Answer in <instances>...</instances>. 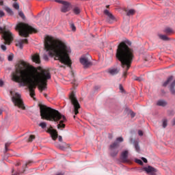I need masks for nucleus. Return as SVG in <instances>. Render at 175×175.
Masks as SVG:
<instances>
[{
    "instance_id": "obj_1",
    "label": "nucleus",
    "mask_w": 175,
    "mask_h": 175,
    "mask_svg": "<svg viewBox=\"0 0 175 175\" xmlns=\"http://www.w3.org/2000/svg\"><path fill=\"white\" fill-rule=\"evenodd\" d=\"M29 64L24 61H21L16 67V71L12 73V80L18 83L19 87H27L29 88L30 96H35V88L38 85L41 91L46 88L47 80L51 79L50 70H42L31 71L28 70Z\"/></svg>"
},
{
    "instance_id": "obj_2",
    "label": "nucleus",
    "mask_w": 175,
    "mask_h": 175,
    "mask_svg": "<svg viewBox=\"0 0 175 175\" xmlns=\"http://www.w3.org/2000/svg\"><path fill=\"white\" fill-rule=\"evenodd\" d=\"M44 47L49 57H55V59L62 64L60 68H65V66L70 68L72 66V60L69 57V54L72 51L70 46L61 40L48 36L45 38Z\"/></svg>"
},
{
    "instance_id": "obj_3",
    "label": "nucleus",
    "mask_w": 175,
    "mask_h": 175,
    "mask_svg": "<svg viewBox=\"0 0 175 175\" xmlns=\"http://www.w3.org/2000/svg\"><path fill=\"white\" fill-rule=\"evenodd\" d=\"M127 44L131 46V42L125 41L121 42L116 51V58L120 61L123 69V77H126L127 72L133 62V50L131 49Z\"/></svg>"
},
{
    "instance_id": "obj_4",
    "label": "nucleus",
    "mask_w": 175,
    "mask_h": 175,
    "mask_svg": "<svg viewBox=\"0 0 175 175\" xmlns=\"http://www.w3.org/2000/svg\"><path fill=\"white\" fill-rule=\"evenodd\" d=\"M41 118L43 120H48L49 121H54L55 122H58L57 124L58 129H62L65 128V121H66V118H65L59 111L49 107L46 105H41L40 107Z\"/></svg>"
},
{
    "instance_id": "obj_5",
    "label": "nucleus",
    "mask_w": 175,
    "mask_h": 175,
    "mask_svg": "<svg viewBox=\"0 0 175 175\" xmlns=\"http://www.w3.org/2000/svg\"><path fill=\"white\" fill-rule=\"evenodd\" d=\"M16 29L18 31L20 36H23V38H28V36H29V33L36 32L33 27L24 23H20L16 25Z\"/></svg>"
},
{
    "instance_id": "obj_6",
    "label": "nucleus",
    "mask_w": 175,
    "mask_h": 175,
    "mask_svg": "<svg viewBox=\"0 0 175 175\" xmlns=\"http://www.w3.org/2000/svg\"><path fill=\"white\" fill-rule=\"evenodd\" d=\"M69 98L72 105L71 107L70 108V111L72 114H75L74 118H76V116L79 114V109H80V104L79 103L77 98H76V96H75V93L72 92L70 94Z\"/></svg>"
},
{
    "instance_id": "obj_7",
    "label": "nucleus",
    "mask_w": 175,
    "mask_h": 175,
    "mask_svg": "<svg viewBox=\"0 0 175 175\" xmlns=\"http://www.w3.org/2000/svg\"><path fill=\"white\" fill-rule=\"evenodd\" d=\"M12 100L14 106H16L18 109H21V110H25V105H24V101H23L20 93L16 92L15 94L12 96Z\"/></svg>"
},
{
    "instance_id": "obj_8",
    "label": "nucleus",
    "mask_w": 175,
    "mask_h": 175,
    "mask_svg": "<svg viewBox=\"0 0 175 175\" xmlns=\"http://www.w3.org/2000/svg\"><path fill=\"white\" fill-rule=\"evenodd\" d=\"M124 142V138L122 137H119L116 138V140L114 143L110 145L111 155L112 157H116L118 154V147H120L119 143H122Z\"/></svg>"
},
{
    "instance_id": "obj_9",
    "label": "nucleus",
    "mask_w": 175,
    "mask_h": 175,
    "mask_svg": "<svg viewBox=\"0 0 175 175\" xmlns=\"http://www.w3.org/2000/svg\"><path fill=\"white\" fill-rule=\"evenodd\" d=\"M80 63L83 65L85 69L90 68L92 64L91 63V55L87 54L86 55L82 56L80 58Z\"/></svg>"
},
{
    "instance_id": "obj_10",
    "label": "nucleus",
    "mask_w": 175,
    "mask_h": 175,
    "mask_svg": "<svg viewBox=\"0 0 175 175\" xmlns=\"http://www.w3.org/2000/svg\"><path fill=\"white\" fill-rule=\"evenodd\" d=\"M170 85V91L172 95H175V80L173 81V77L171 76L163 83V87H166Z\"/></svg>"
},
{
    "instance_id": "obj_11",
    "label": "nucleus",
    "mask_w": 175,
    "mask_h": 175,
    "mask_svg": "<svg viewBox=\"0 0 175 175\" xmlns=\"http://www.w3.org/2000/svg\"><path fill=\"white\" fill-rule=\"evenodd\" d=\"M2 38L5 44H10L13 40V34L10 31H5L2 35Z\"/></svg>"
},
{
    "instance_id": "obj_12",
    "label": "nucleus",
    "mask_w": 175,
    "mask_h": 175,
    "mask_svg": "<svg viewBox=\"0 0 175 175\" xmlns=\"http://www.w3.org/2000/svg\"><path fill=\"white\" fill-rule=\"evenodd\" d=\"M142 170L146 172L148 174L150 175H157V172L158 170L155 169L154 167H152L150 165H148V167H144Z\"/></svg>"
},
{
    "instance_id": "obj_13",
    "label": "nucleus",
    "mask_w": 175,
    "mask_h": 175,
    "mask_svg": "<svg viewBox=\"0 0 175 175\" xmlns=\"http://www.w3.org/2000/svg\"><path fill=\"white\" fill-rule=\"evenodd\" d=\"M62 13H66L70 10V3L68 1H64L62 4V6L60 9Z\"/></svg>"
},
{
    "instance_id": "obj_14",
    "label": "nucleus",
    "mask_w": 175,
    "mask_h": 175,
    "mask_svg": "<svg viewBox=\"0 0 175 175\" xmlns=\"http://www.w3.org/2000/svg\"><path fill=\"white\" fill-rule=\"evenodd\" d=\"M47 132L48 133H50L53 140H57L58 137V133L57 132V130L51 126L48 129Z\"/></svg>"
},
{
    "instance_id": "obj_15",
    "label": "nucleus",
    "mask_w": 175,
    "mask_h": 175,
    "mask_svg": "<svg viewBox=\"0 0 175 175\" xmlns=\"http://www.w3.org/2000/svg\"><path fill=\"white\" fill-rule=\"evenodd\" d=\"M24 44H28V40L27 39H23V40H18L16 42V46L19 47L21 49V50H23V47H24Z\"/></svg>"
},
{
    "instance_id": "obj_16",
    "label": "nucleus",
    "mask_w": 175,
    "mask_h": 175,
    "mask_svg": "<svg viewBox=\"0 0 175 175\" xmlns=\"http://www.w3.org/2000/svg\"><path fill=\"white\" fill-rule=\"evenodd\" d=\"M120 159L122 162H128V150H124L122 152Z\"/></svg>"
},
{
    "instance_id": "obj_17",
    "label": "nucleus",
    "mask_w": 175,
    "mask_h": 175,
    "mask_svg": "<svg viewBox=\"0 0 175 175\" xmlns=\"http://www.w3.org/2000/svg\"><path fill=\"white\" fill-rule=\"evenodd\" d=\"M31 59L33 62H35L36 64H40V57L38 53L33 55Z\"/></svg>"
},
{
    "instance_id": "obj_18",
    "label": "nucleus",
    "mask_w": 175,
    "mask_h": 175,
    "mask_svg": "<svg viewBox=\"0 0 175 175\" xmlns=\"http://www.w3.org/2000/svg\"><path fill=\"white\" fill-rule=\"evenodd\" d=\"M120 72V69L118 68H109L108 70V73L109 75H111L112 76H114V75H117Z\"/></svg>"
},
{
    "instance_id": "obj_19",
    "label": "nucleus",
    "mask_w": 175,
    "mask_h": 175,
    "mask_svg": "<svg viewBox=\"0 0 175 175\" xmlns=\"http://www.w3.org/2000/svg\"><path fill=\"white\" fill-rule=\"evenodd\" d=\"M105 14H106V16H107L109 17L108 21L110 23V20H114V16H113V14H111V13H110V12H109V10H105L104 11Z\"/></svg>"
},
{
    "instance_id": "obj_20",
    "label": "nucleus",
    "mask_w": 175,
    "mask_h": 175,
    "mask_svg": "<svg viewBox=\"0 0 175 175\" xmlns=\"http://www.w3.org/2000/svg\"><path fill=\"white\" fill-rule=\"evenodd\" d=\"M157 106H162L163 107H165L166 105H167V103L165 100H159L157 103Z\"/></svg>"
},
{
    "instance_id": "obj_21",
    "label": "nucleus",
    "mask_w": 175,
    "mask_h": 175,
    "mask_svg": "<svg viewBox=\"0 0 175 175\" xmlns=\"http://www.w3.org/2000/svg\"><path fill=\"white\" fill-rule=\"evenodd\" d=\"M134 147L137 152H140V146H139V142H134L133 143Z\"/></svg>"
},
{
    "instance_id": "obj_22",
    "label": "nucleus",
    "mask_w": 175,
    "mask_h": 175,
    "mask_svg": "<svg viewBox=\"0 0 175 175\" xmlns=\"http://www.w3.org/2000/svg\"><path fill=\"white\" fill-rule=\"evenodd\" d=\"M164 32L165 33H167V35H170V33H173V29H172V28L170 27H166L164 29Z\"/></svg>"
},
{
    "instance_id": "obj_23",
    "label": "nucleus",
    "mask_w": 175,
    "mask_h": 175,
    "mask_svg": "<svg viewBox=\"0 0 175 175\" xmlns=\"http://www.w3.org/2000/svg\"><path fill=\"white\" fill-rule=\"evenodd\" d=\"M72 12L73 13H75V14H80V12H81V10H80V8H79V7H75L72 9Z\"/></svg>"
},
{
    "instance_id": "obj_24",
    "label": "nucleus",
    "mask_w": 175,
    "mask_h": 175,
    "mask_svg": "<svg viewBox=\"0 0 175 175\" xmlns=\"http://www.w3.org/2000/svg\"><path fill=\"white\" fill-rule=\"evenodd\" d=\"M159 38L161 39V40H169V37L166 35L159 34Z\"/></svg>"
},
{
    "instance_id": "obj_25",
    "label": "nucleus",
    "mask_w": 175,
    "mask_h": 175,
    "mask_svg": "<svg viewBox=\"0 0 175 175\" xmlns=\"http://www.w3.org/2000/svg\"><path fill=\"white\" fill-rule=\"evenodd\" d=\"M133 14H135V10H129L126 12L127 16H133Z\"/></svg>"
},
{
    "instance_id": "obj_26",
    "label": "nucleus",
    "mask_w": 175,
    "mask_h": 175,
    "mask_svg": "<svg viewBox=\"0 0 175 175\" xmlns=\"http://www.w3.org/2000/svg\"><path fill=\"white\" fill-rule=\"evenodd\" d=\"M5 10L7 12V13H8V14H13V11L12 10V9L9 8L8 7H5Z\"/></svg>"
},
{
    "instance_id": "obj_27",
    "label": "nucleus",
    "mask_w": 175,
    "mask_h": 175,
    "mask_svg": "<svg viewBox=\"0 0 175 175\" xmlns=\"http://www.w3.org/2000/svg\"><path fill=\"white\" fill-rule=\"evenodd\" d=\"M39 126H41V128L42 129H44V128H46L47 126V124H46V122H42L39 124Z\"/></svg>"
},
{
    "instance_id": "obj_28",
    "label": "nucleus",
    "mask_w": 175,
    "mask_h": 175,
    "mask_svg": "<svg viewBox=\"0 0 175 175\" xmlns=\"http://www.w3.org/2000/svg\"><path fill=\"white\" fill-rule=\"evenodd\" d=\"M13 8L16 9V10H18L20 9V5L17 3H14L13 4Z\"/></svg>"
},
{
    "instance_id": "obj_29",
    "label": "nucleus",
    "mask_w": 175,
    "mask_h": 175,
    "mask_svg": "<svg viewBox=\"0 0 175 175\" xmlns=\"http://www.w3.org/2000/svg\"><path fill=\"white\" fill-rule=\"evenodd\" d=\"M3 5V2L0 1V6H2ZM5 16V13L3 11H0V17H3Z\"/></svg>"
},
{
    "instance_id": "obj_30",
    "label": "nucleus",
    "mask_w": 175,
    "mask_h": 175,
    "mask_svg": "<svg viewBox=\"0 0 175 175\" xmlns=\"http://www.w3.org/2000/svg\"><path fill=\"white\" fill-rule=\"evenodd\" d=\"M167 126V120L164 119L163 120V128H166Z\"/></svg>"
},
{
    "instance_id": "obj_31",
    "label": "nucleus",
    "mask_w": 175,
    "mask_h": 175,
    "mask_svg": "<svg viewBox=\"0 0 175 175\" xmlns=\"http://www.w3.org/2000/svg\"><path fill=\"white\" fill-rule=\"evenodd\" d=\"M136 163H139V165H141V166H143L144 163L143 161L139 159H135Z\"/></svg>"
},
{
    "instance_id": "obj_32",
    "label": "nucleus",
    "mask_w": 175,
    "mask_h": 175,
    "mask_svg": "<svg viewBox=\"0 0 175 175\" xmlns=\"http://www.w3.org/2000/svg\"><path fill=\"white\" fill-rule=\"evenodd\" d=\"M19 16L23 18V20H25V15H24V13L23 12H19Z\"/></svg>"
},
{
    "instance_id": "obj_33",
    "label": "nucleus",
    "mask_w": 175,
    "mask_h": 175,
    "mask_svg": "<svg viewBox=\"0 0 175 175\" xmlns=\"http://www.w3.org/2000/svg\"><path fill=\"white\" fill-rule=\"evenodd\" d=\"M134 80H135L136 81H142L143 79L140 77H135Z\"/></svg>"
},
{
    "instance_id": "obj_34",
    "label": "nucleus",
    "mask_w": 175,
    "mask_h": 175,
    "mask_svg": "<svg viewBox=\"0 0 175 175\" xmlns=\"http://www.w3.org/2000/svg\"><path fill=\"white\" fill-rule=\"evenodd\" d=\"M70 27L72 31H76V27L75 26V24L70 23Z\"/></svg>"
},
{
    "instance_id": "obj_35",
    "label": "nucleus",
    "mask_w": 175,
    "mask_h": 175,
    "mask_svg": "<svg viewBox=\"0 0 175 175\" xmlns=\"http://www.w3.org/2000/svg\"><path fill=\"white\" fill-rule=\"evenodd\" d=\"M9 146H10V142H7L5 144V151H8L9 149H8V147H9Z\"/></svg>"
},
{
    "instance_id": "obj_36",
    "label": "nucleus",
    "mask_w": 175,
    "mask_h": 175,
    "mask_svg": "<svg viewBox=\"0 0 175 175\" xmlns=\"http://www.w3.org/2000/svg\"><path fill=\"white\" fill-rule=\"evenodd\" d=\"M1 50H3V51H6V49H7L6 45H5V44H1Z\"/></svg>"
},
{
    "instance_id": "obj_37",
    "label": "nucleus",
    "mask_w": 175,
    "mask_h": 175,
    "mask_svg": "<svg viewBox=\"0 0 175 175\" xmlns=\"http://www.w3.org/2000/svg\"><path fill=\"white\" fill-rule=\"evenodd\" d=\"M65 1H66L64 0H55V2H57V3H61L62 5H63Z\"/></svg>"
},
{
    "instance_id": "obj_38",
    "label": "nucleus",
    "mask_w": 175,
    "mask_h": 175,
    "mask_svg": "<svg viewBox=\"0 0 175 175\" xmlns=\"http://www.w3.org/2000/svg\"><path fill=\"white\" fill-rule=\"evenodd\" d=\"M34 139H35L34 135H30V137H29V142H32Z\"/></svg>"
},
{
    "instance_id": "obj_39",
    "label": "nucleus",
    "mask_w": 175,
    "mask_h": 175,
    "mask_svg": "<svg viewBox=\"0 0 175 175\" xmlns=\"http://www.w3.org/2000/svg\"><path fill=\"white\" fill-rule=\"evenodd\" d=\"M43 59H44V61H49V55H44Z\"/></svg>"
},
{
    "instance_id": "obj_40",
    "label": "nucleus",
    "mask_w": 175,
    "mask_h": 175,
    "mask_svg": "<svg viewBox=\"0 0 175 175\" xmlns=\"http://www.w3.org/2000/svg\"><path fill=\"white\" fill-rule=\"evenodd\" d=\"M130 116H131V118H133V117L135 116V113L133 111H130Z\"/></svg>"
},
{
    "instance_id": "obj_41",
    "label": "nucleus",
    "mask_w": 175,
    "mask_h": 175,
    "mask_svg": "<svg viewBox=\"0 0 175 175\" xmlns=\"http://www.w3.org/2000/svg\"><path fill=\"white\" fill-rule=\"evenodd\" d=\"M8 61H13V55H10L8 57Z\"/></svg>"
},
{
    "instance_id": "obj_42",
    "label": "nucleus",
    "mask_w": 175,
    "mask_h": 175,
    "mask_svg": "<svg viewBox=\"0 0 175 175\" xmlns=\"http://www.w3.org/2000/svg\"><path fill=\"white\" fill-rule=\"evenodd\" d=\"M138 135L139 136H143V131L142 130L138 131Z\"/></svg>"
},
{
    "instance_id": "obj_43",
    "label": "nucleus",
    "mask_w": 175,
    "mask_h": 175,
    "mask_svg": "<svg viewBox=\"0 0 175 175\" xmlns=\"http://www.w3.org/2000/svg\"><path fill=\"white\" fill-rule=\"evenodd\" d=\"M3 81H2V79H0V87H3Z\"/></svg>"
},
{
    "instance_id": "obj_44",
    "label": "nucleus",
    "mask_w": 175,
    "mask_h": 175,
    "mask_svg": "<svg viewBox=\"0 0 175 175\" xmlns=\"http://www.w3.org/2000/svg\"><path fill=\"white\" fill-rule=\"evenodd\" d=\"M142 159L143 162H144V163H147V159L142 157Z\"/></svg>"
},
{
    "instance_id": "obj_45",
    "label": "nucleus",
    "mask_w": 175,
    "mask_h": 175,
    "mask_svg": "<svg viewBox=\"0 0 175 175\" xmlns=\"http://www.w3.org/2000/svg\"><path fill=\"white\" fill-rule=\"evenodd\" d=\"M2 61H3V57L0 54V62H2Z\"/></svg>"
},
{
    "instance_id": "obj_46",
    "label": "nucleus",
    "mask_w": 175,
    "mask_h": 175,
    "mask_svg": "<svg viewBox=\"0 0 175 175\" xmlns=\"http://www.w3.org/2000/svg\"><path fill=\"white\" fill-rule=\"evenodd\" d=\"M58 140L59 142H62V137L61 135L58 137Z\"/></svg>"
},
{
    "instance_id": "obj_47",
    "label": "nucleus",
    "mask_w": 175,
    "mask_h": 175,
    "mask_svg": "<svg viewBox=\"0 0 175 175\" xmlns=\"http://www.w3.org/2000/svg\"><path fill=\"white\" fill-rule=\"evenodd\" d=\"M120 91H124V88H122V85H120Z\"/></svg>"
},
{
    "instance_id": "obj_48",
    "label": "nucleus",
    "mask_w": 175,
    "mask_h": 175,
    "mask_svg": "<svg viewBox=\"0 0 175 175\" xmlns=\"http://www.w3.org/2000/svg\"><path fill=\"white\" fill-rule=\"evenodd\" d=\"M2 113H3V110H2V109H0V116L2 114Z\"/></svg>"
},
{
    "instance_id": "obj_49",
    "label": "nucleus",
    "mask_w": 175,
    "mask_h": 175,
    "mask_svg": "<svg viewBox=\"0 0 175 175\" xmlns=\"http://www.w3.org/2000/svg\"><path fill=\"white\" fill-rule=\"evenodd\" d=\"M45 95V96H47V94H44Z\"/></svg>"
}]
</instances>
